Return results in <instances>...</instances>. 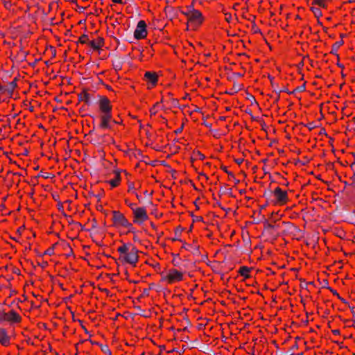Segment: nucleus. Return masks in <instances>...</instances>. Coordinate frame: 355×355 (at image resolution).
<instances>
[{
  "mask_svg": "<svg viewBox=\"0 0 355 355\" xmlns=\"http://www.w3.org/2000/svg\"><path fill=\"white\" fill-rule=\"evenodd\" d=\"M17 84L15 81H12L11 83L7 84V85H5V92L7 91L9 93H12L15 88L16 87Z\"/></svg>",
  "mask_w": 355,
  "mask_h": 355,
  "instance_id": "2eb2a0df",
  "label": "nucleus"
},
{
  "mask_svg": "<svg viewBox=\"0 0 355 355\" xmlns=\"http://www.w3.org/2000/svg\"><path fill=\"white\" fill-rule=\"evenodd\" d=\"M273 196L275 198V202L279 205H284L288 201V193L286 191L282 190L277 187L273 191Z\"/></svg>",
  "mask_w": 355,
  "mask_h": 355,
  "instance_id": "423d86ee",
  "label": "nucleus"
},
{
  "mask_svg": "<svg viewBox=\"0 0 355 355\" xmlns=\"http://www.w3.org/2000/svg\"><path fill=\"white\" fill-rule=\"evenodd\" d=\"M315 4L318 5L320 7H326L327 3L325 0H313Z\"/></svg>",
  "mask_w": 355,
  "mask_h": 355,
  "instance_id": "aec40b11",
  "label": "nucleus"
},
{
  "mask_svg": "<svg viewBox=\"0 0 355 355\" xmlns=\"http://www.w3.org/2000/svg\"><path fill=\"white\" fill-rule=\"evenodd\" d=\"M132 189H133V187L132 186L129 185L128 191H130Z\"/></svg>",
  "mask_w": 355,
  "mask_h": 355,
  "instance_id": "c85d7f7f",
  "label": "nucleus"
},
{
  "mask_svg": "<svg viewBox=\"0 0 355 355\" xmlns=\"http://www.w3.org/2000/svg\"><path fill=\"white\" fill-rule=\"evenodd\" d=\"M0 344L3 346L10 345V337L4 329H0Z\"/></svg>",
  "mask_w": 355,
  "mask_h": 355,
  "instance_id": "f8f14e48",
  "label": "nucleus"
},
{
  "mask_svg": "<svg viewBox=\"0 0 355 355\" xmlns=\"http://www.w3.org/2000/svg\"><path fill=\"white\" fill-rule=\"evenodd\" d=\"M104 42L102 37H98L96 40L89 41V45L94 50H98L103 46Z\"/></svg>",
  "mask_w": 355,
  "mask_h": 355,
  "instance_id": "ddd939ff",
  "label": "nucleus"
},
{
  "mask_svg": "<svg viewBox=\"0 0 355 355\" xmlns=\"http://www.w3.org/2000/svg\"><path fill=\"white\" fill-rule=\"evenodd\" d=\"M235 162H236V163H237L238 164H239V165H240V164H241L243 163V159H242V158H240V159H235Z\"/></svg>",
  "mask_w": 355,
  "mask_h": 355,
  "instance_id": "4be33fe9",
  "label": "nucleus"
},
{
  "mask_svg": "<svg viewBox=\"0 0 355 355\" xmlns=\"http://www.w3.org/2000/svg\"><path fill=\"white\" fill-rule=\"evenodd\" d=\"M0 320L10 324L20 323L21 317L15 311L10 310L8 312H1Z\"/></svg>",
  "mask_w": 355,
  "mask_h": 355,
  "instance_id": "20e7f679",
  "label": "nucleus"
},
{
  "mask_svg": "<svg viewBox=\"0 0 355 355\" xmlns=\"http://www.w3.org/2000/svg\"><path fill=\"white\" fill-rule=\"evenodd\" d=\"M147 35L146 24L144 21L141 20L138 22L136 29L134 32V37L137 40L144 39Z\"/></svg>",
  "mask_w": 355,
  "mask_h": 355,
  "instance_id": "6e6552de",
  "label": "nucleus"
},
{
  "mask_svg": "<svg viewBox=\"0 0 355 355\" xmlns=\"http://www.w3.org/2000/svg\"><path fill=\"white\" fill-rule=\"evenodd\" d=\"M135 223H143L148 219V214L144 207H132Z\"/></svg>",
  "mask_w": 355,
  "mask_h": 355,
  "instance_id": "0eeeda50",
  "label": "nucleus"
},
{
  "mask_svg": "<svg viewBox=\"0 0 355 355\" xmlns=\"http://www.w3.org/2000/svg\"><path fill=\"white\" fill-rule=\"evenodd\" d=\"M183 279V272L175 269H169L164 275L162 277V281L169 284L180 282Z\"/></svg>",
  "mask_w": 355,
  "mask_h": 355,
  "instance_id": "7ed1b4c3",
  "label": "nucleus"
},
{
  "mask_svg": "<svg viewBox=\"0 0 355 355\" xmlns=\"http://www.w3.org/2000/svg\"><path fill=\"white\" fill-rule=\"evenodd\" d=\"M333 333H334V334H339V330H334V331H333Z\"/></svg>",
  "mask_w": 355,
  "mask_h": 355,
  "instance_id": "bb28decb",
  "label": "nucleus"
},
{
  "mask_svg": "<svg viewBox=\"0 0 355 355\" xmlns=\"http://www.w3.org/2000/svg\"><path fill=\"white\" fill-rule=\"evenodd\" d=\"M112 220L114 225L116 227H123L130 228L132 224L126 219L125 216L119 211H112Z\"/></svg>",
  "mask_w": 355,
  "mask_h": 355,
  "instance_id": "39448f33",
  "label": "nucleus"
},
{
  "mask_svg": "<svg viewBox=\"0 0 355 355\" xmlns=\"http://www.w3.org/2000/svg\"><path fill=\"white\" fill-rule=\"evenodd\" d=\"M147 81L153 85H155L157 82V76L155 72L147 71L144 75Z\"/></svg>",
  "mask_w": 355,
  "mask_h": 355,
  "instance_id": "4468645a",
  "label": "nucleus"
},
{
  "mask_svg": "<svg viewBox=\"0 0 355 355\" xmlns=\"http://www.w3.org/2000/svg\"><path fill=\"white\" fill-rule=\"evenodd\" d=\"M351 168H352V169L355 172V163H353V164L351 165Z\"/></svg>",
  "mask_w": 355,
  "mask_h": 355,
  "instance_id": "393cba45",
  "label": "nucleus"
},
{
  "mask_svg": "<svg viewBox=\"0 0 355 355\" xmlns=\"http://www.w3.org/2000/svg\"><path fill=\"white\" fill-rule=\"evenodd\" d=\"M239 273L243 277H249L250 268L246 266H242L240 268Z\"/></svg>",
  "mask_w": 355,
  "mask_h": 355,
  "instance_id": "dca6fc26",
  "label": "nucleus"
},
{
  "mask_svg": "<svg viewBox=\"0 0 355 355\" xmlns=\"http://www.w3.org/2000/svg\"><path fill=\"white\" fill-rule=\"evenodd\" d=\"M158 106H159V103H157L150 109V116H153L155 115L157 113V107Z\"/></svg>",
  "mask_w": 355,
  "mask_h": 355,
  "instance_id": "a211bd4d",
  "label": "nucleus"
},
{
  "mask_svg": "<svg viewBox=\"0 0 355 355\" xmlns=\"http://www.w3.org/2000/svg\"><path fill=\"white\" fill-rule=\"evenodd\" d=\"M112 120L111 113H104L101 115L100 128L102 129H108L111 128L110 123Z\"/></svg>",
  "mask_w": 355,
  "mask_h": 355,
  "instance_id": "1a4fd4ad",
  "label": "nucleus"
},
{
  "mask_svg": "<svg viewBox=\"0 0 355 355\" xmlns=\"http://www.w3.org/2000/svg\"><path fill=\"white\" fill-rule=\"evenodd\" d=\"M54 252V249H53V247L51 248H49L47 250H46L45 252V254H49V255H51L53 254Z\"/></svg>",
  "mask_w": 355,
  "mask_h": 355,
  "instance_id": "412c9836",
  "label": "nucleus"
},
{
  "mask_svg": "<svg viewBox=\"0 0 355 355\" xmlns=\"http://www.w3.org/2000/svg\"><path fill=\"white\" fill-rule=\"evenodd\" d=\"M182 12L187 18V26L193 29L199 27L204 21L202 12L195 9L193 6L186 7Z\"/></svg>",
  "mask_w": 355,
  "mask_h": 355,
  "instance_id": "f03ea898",
  "label": "nucleus"
},
{
  "mask_svg": "<svg viewBox=\"0 0 355 355\" xmlns=\"http://www.w3.org/2000/svg\"><path fill=\"white\" fill-rule=\"evenodd\" d=\"M79 42L81 44H88L89 42V37L87 35H83L79 37Z\"/></svg>",
  "mask_w": 355,
  "mask_h": 355,
  "instance_id": "f3484780",
  "label": "nucleus"
},
{
  "mask_svg": "<svg viewBox=\"0 0 355 355\" xmlns=\"http://www.w3.org/2000/svg\"><path fill=\"white\" fill-rule=\"evenodd\" d=\"M81 99L82 101H85L87 103H89V94L87 92H83L81 94Z\"/></svg>",
  "mask_w": 355,
  "mask_h": 355,
  "instance_id": "6ab92c4d",
  "label": "nucleus"
},
{
  "mask_svg": "<svg viewBox=\"0 0 355 355\" xmlns=\"http://www.w3.org/2000/svg\"><path fill=\"white\" fill-rule=\"evenodd\" d=\"M114 177L112 179L106 181V182L108 183L111 186L112 188L118 187L121 182L120 172L116 171H114Z\"/></svg>",
  "mask_w": 355,
  "mask_h": 355,
  "instance_id": "9b49d317",
  "label": "nucleus"
},
{
  "mask_svg": "<svg viewBox=\"0 0 355 355\" xmlns=\"http://www.w3.org/2000/svg\"><path fill=\"white\" fill-rule=\"evenodd\" d=\"M130 207L132 209V207H136L135 204H130Z\"/></svg>",
  "mask_w": 355,
  "mask_h": 355,
  "instance_id": "cd10ccee",
  "label": "nucleus"
},
{
  "mask_svg": "<svg viewBox=\"0 0 355 355\" xmlns=\"http://www.w3.org/2000/svg\"><path fill=\"white\" fill-rule=\"evenodd\" d=\"M99 108L101 114L111 113L112 106L110 100L106 97L102 98L99 102Z\"/></svg>",
  "mask_w": 355,
  "mask_h": 355,
  "instance_id": "9d476101",
  "label": "nucleus"
},
{
  "mask_svg": "<svg viewBox=\"0 0 355 355\" xmlns=\"http://www.w3.org/2000/svg\"><path fill=\"white\" fill-rule=\"evenodd\" d=\"M119 260L122 262L135 266L139 260L138 250L132 243H123L117 249Z\"/></svg>",
  "mask_w": 355,
  "mask_h": 355,
  "instance_id": "f257e3e1",
  "label": "nucleus"
},
{
  "mask_svg": "<svg viewBox=\"0 0 355 355\" xmlns=\"http://www.w3.org/2000/svg\"><path fill=\"white\" fill-rule=\"evenodd\" d=\"M200 175L204 177L206 180L208 179V177L205 173H200Z\"/></svg>",
  "mask_w": 355,
  "mask_h": 355,
  "instance_id": "a878e982",
  "label": "nucleus"
},
{
  "mask_svg": "<svg viewBox=\"0 0 355 355\" xmlns=\"http://www.w3.org/2000/svg\"><path fill=\"white\" fill-rule=\"evenodd\" d=\"M112 1L114 3H122V1L121 0H112Z\"/></svg>",
  "mask_w": 355,
  "mask_h": 355,
  "instance_id": "b1692460",
  "label": "nucleus"
},
{
  "mask_svg": "<svg viewBox=\"0 0 355 355\" xmlns=\"http://www.w3.org/2000/svg\"><path fill=\"white\" fill-rule=\"evenodd\" d=\"M182 129H183V125L180 128L176 130L175 132L176 134L180 133L182 132Z\"/></svg>",
  "mask_w": 355,
  "mask_h": 355,
  "instance_id": "5701e85b",
  "label": "nucleus"
}]
</instances>
